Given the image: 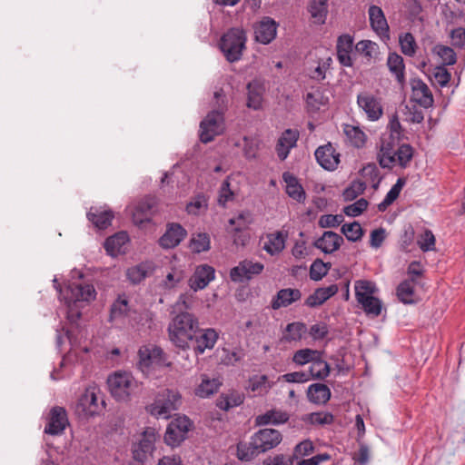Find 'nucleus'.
<instances>
[{
  "label": "nucleus",
  "instance_id": "59",
  "mask_svg": "<svg viewBox=\"0 0 465 465\" xmlns=\"http://www.w3.org/2000/svg\"><path fill=\"white\" fill-rule=\"evenodd\" d=\"M366 183L361 180L353 181L349 187H347L343 192V198L345 201H352L356 199L359 195L363 193L366 189Z\"/></svg>",
  "mask_w": 465,
  "mask_h": 465
},
{
  "label": "nucleus",
  "instance_id": "10",
  "mask_svg": "<svg viewBox=\"0 0 465 465\" xmlns=\"http://www.w3.org/2000/svg\"><path fill=\"white\" fill-rule=\"evenodd\" d=\"M357 104L365 113L369 121H378L383 114L381 99L370 92L360 93L357 95Z\"/></svg>",
  "mask_w": 465,
  "mask_h": 465
},
{
  "label": "nucleus",
  "instance_id": "20",
  "mask_svg": "<svg viewBox=\"0 0 465 465\" xmlns=\"http://www.w3.org/2000/svg\"><path fill=\"white\" fill-rule=\"evenodd\" d=\"M300 133L296 129H286L279 137L276 143V153L280 160H285L291 150L297 144Z\"/></svg>",
  "mask_w": 465,
  "mask_h": 465
},
{
  "label": "nucleus",
  "instance_id": "32",
  "mask_svg": "<svg viewBox=\"0 0 465 465\" xmlns=\"http://www.w3.org/2000/svg\"><path fill=\"white\" fill-rule=\"evenodd\" d=\"M331 396L330 388L323 383H313L308 387L307 398L310 402L323 405Z\"/></svg>",
  "mask_w": 465,
  "mask_h": 465
},
{
  "label": "nucleus",
  "instance_id": "2",
  "mask_svg": "<svg viewBox=\"0 0 465 465\" xmlns=\"http://www.w3.org/2000/svg\"><path fill=\"white\" fill-rule=\"evenodd\" d=\"M200 332L198 319L190 312H183L174 316L168 325L170 341L182 350L189 348L196 333Z\"/></svg>",
  "mask_w": 465,
  "mask_h": 465
},
{
  "label": "nucleus",
  "instance_id": "30",
  "mask_svg": "<svg viewBox=\"0 0 465 465\" xmlns=\"http://www.w3.org/2000/svg\"><path fill=\"white\" fill-rule=\"evenodd\" d=\"M289 420V414L286 411L278 409H272L255 417L256 426L281 425Z\"/></svg>",
  "mask_w": 465,
  "mask_h": 465
},
{
  "label": "nucleus",
  "instance_id": "13",
  "mask_svg": "<svg viewBox=\"0 0 465 465\" xmlns=\"http://www.w3.org/2000/svg\"><path fill=\"white\" fill-rule=\"evenodd\" d=\"M69 424L67 412L64 407L54 406L50 410L45 433L49 435H60Z\"/></svg>",
  "mask_w": 465,
  "mask_h": 465
},
{
  "label": "nucleus",
  "instance_id": "36",
  "mask_svg": "<svg viewBox=\"0 0 465 465\" xmlns=\"http://www.w3.org/2000/svg\"><path fill=\"white\" fill-rule=\"evenodd\" d=\"M282 177L286 183V193L293 200L302 203L306 194L297 178L289 173H284Z\"/></svg>",
  "mask_w": 465,
  "mask_h": 465
},
{
  "label": "nucleus",
  "instance_id": "51",
  "mask_svg": "<svg viewBox=\"0 0 465 465\" xmlns=\"http://www.w3.org/2000/svg\"><path fill=\"white\" fill-rule=\"evenodd\" d=\"M306 330V325L303 322H295L289 323L285 329L284 340L287 341H298L302 339Z\"/></svg>",
  "mask_w": 465,
  "mask_h": 465
},
{
  "label": "nucleus",
  "instance_id": "29",
  "mask_svg": "<svg viewBox=\"0 0 465 465\" xmlns=\"http://www.w3.org/2000/svg\"><path fill=\"white\" fill-rule=\"evenodd\" d=\"M338 286L331 284L328 287L317 288L313 293L308 296L304 302V305L309 308H315L324 303L328 299L334 296L338 292Z\"/></svg>",
  "mask_w": 465,
  "mask_h": 465
},
{
  "label": "nucleus",
  "instance_id": "55",
  "mask_svg": "<svg viewBox=\"0 0 465 465\" xmlns=\"http://www.w3.org/2000/svg\"><path fill=\"white\" fill-rule=\"evenodd\" d=\"M190 248L193 252L200 253L210 249V237L207 233L193 235L190 241Z\"/></svg>",
  "mask_w": 465,
  "mask_h": 465
},
{
  "label": "nucleus",
  "instance_id": "41",
  "mask_svg": "<svg viewBox=\"0 0 465 465\" xmlns=\"http://www.w3.org/2000/svg\"><path fill=\"white\" fill-rule=\"evenodd\" d=\"M130 305L125 294L118 295L110 309V321L123 319L128 315Z\"/></svg>",
  "mask_w": 465,
  "mask_h": 465
},
{
  "label": "nucleus",
  "instance_id": "18",
  "mask_svg": "<svg viewBox=\"0 0 465 465\" xmlns=\"http://www.w3.org/2000/svg\"><path fill=\"white\" fill-rule=\"evenodd\" d=\"M411 100L423 108L433 105L434 99L429 86L420 78L411 80Z\"/></svg>",
  "mask_w": 465,
  "mask_h": 465
},
{
  "label": "nucleus",
  "instance_id": "44",
  "mask_svg": "<svg viewBox=\"0 0 465 465\" xmlns=\"http://www.w3.org/2000/svg\"><path fill=\"white\" fill-rule=\"evenodd\" d=\"M387 65L390 71L395 75L399 84H402L405 80L403 58L396 53H391L388 56Z\"/></svg>",
  "mask_w": 465,
  "mask_h": 465
},
{
  "label": "nucleus",
  "instance_id": "47",
  "mask_svg": "<svg viewBox=\"0 0 465 465\" xmlns=\"http://www.w3.org/2000/svg\"><path fill=\"white\" fill-rule=\"evenodd\" d=\"M405 183L406 180L404 178H399L397 180L396 183L390 189L382 202L378 204L379 211L384 212L388 206L399 197Z\"/></svg>",
  "mask_w": 465,
  "mask_h": 465
},
{
  "label": "nucleus",
  "instance_id": "40",
  "mask_svg": "<svg viewBox=\"0 0 465 465\" xmlns=\"http://www.w3.org/2000/svg\"><path fill=\"white\" fill-rule=\"evenodd\" d=\"M243 401V394L233 391L229 393H223L217 400L216 406L223 411H229L242 404Z\"/></svg>",
  "mask_w": 465,
  "mask_h": 465
},
{
  "label": "nucleus",
  "instance_id": "34",
  "mask_svg": "<svg viewBox=\"0 0 465 465\" xmlns=\"http://www.w3.org/2000/svg\"><path fill=\"white\" fill-rule=\"evenodd\" d=\"M153 269L154 266L152 262H143L128 268L126 277L133 284H137L148 277L153 272Z\"/></svg>",
  "mask_w": 465,
  "mask_h": 465
},
{
  "label": "nucleus",
  "instance_id": "53",
  "mask_svg": "<svg viewBox=\"0 0 465 465\" xmlns=\"http://www.w3.org/2000/svg\"><path fill=\"white\" fill-rule=\"evenodd\" d=\"M433 52L439 55V57L441 59L443 66L444 65H452L457 61V55L454 50L450 47L443 45H437L433 48Z\"/></svg>",
  "mask_w": 465,
  "mask_h": 465
},
{
  "label": "nucleus",
  "instance_id": "22",
  "mask_svg": "<svg viewBox=\"0 0 465 465\" xmlns=\"http://www.w3.org/2000/svg\"><path fill=\"white\" fill-rule=\"evenodd\" d=\"M214 275L213 267L207 264L199 265L189 280V285L194 292L203 290L214 279Z\"/></svg>",
  "mask_w": 465,
  "mask_h": 465
},
{
  "label": "nucleus",
  "instance_id": "8",
  "mask_svg": "<svg viewBox=\"0 0 465 465\" xmlns=\"http://www.w3.org/2000/svg\"><path fill=\"white\" fill-rule=\"evenodd\" d=\"M192 427L193 422L187 416L175 417L167 426L164 441L172 447L179 446L187 438Z\"/></svg>",
  "mask_w": 465,
  "mask_h": 465
},
{
  "label": "nucleus",
  "instance_id": "39",
  "mask_svg": "<svg viewBox=\"0 0 465 465\" xmlns=\"http://www.w3.org/2000/svg\"><path fill=\"white\" fill-rule=\"evenodd\" d=\"M331 371L330 364L322 359V355L314 357V360L311 362L310 370V380H325Z\"/></svg>",
  "mask_w": 465,
  "mask_h": 465
},
{
  "label": "nucleus",
  "instance_id": "64",
  "mask_svg": "<svg viewBox=\"0 0 465 465\" xmlns=\"http://www.w3.org/2000/svg\"><path fill=\"white\" fill-rule=\"evenodd\" d=\"M376 49L377 45L370 40H361L358 42L355 45L356 52L363 55L367 59H371L373 57Z\"/></svg>",
  "mask_w": 465,
  "mask_h": 465
},
{
  "label": "nucleus",
  "instance_id": "15",
  "mask_svg": "<svg viewBox=\"0 0 465 465\" xmlns=\"http://www.w3.org/2000/svg\"><path fill=\"white\" fill-rule=\"evenodd\" d=\"M287 239V232L275 231L263 235L260 242L262 244V248L266 253L271 256H276L285 249Z\"/></svg>",
  "mask_w": 465,
  "mask_h": 465
},
{
  "label": "nucleus",
  "instance_id": "48",
  "mask_svg": "<svg viewBox=\"0 0 465 465\" xmlns=\"http://www.w3.org/2000/svg\"><path fill=\"white\" fill-rule=\"evenodd\" d=\"M358 303L361 305L363 312L369 316L378 317L381 314L383 304L376 296L371 297Z\"/></svg>",
  "mask_w": 465,
  "mask_h": 465
},
{
  "label": "nucleus",
  "instance_id": "16",
  "mask_svg": "<svg viewBox=\"0 0 465 465\" xmlns=\"http://www.w3.org/2000/svg\"><path fill=\"white\" fill-rule=\"evenodd\" d=\"M253 444L259 448L261 452L268 451L277 447L282 436L281 432L274 429H262L252 435Z\"/></svg>",
  "mask_w": 465,
  "mask_h": 465
},
{
  "label": "nucleus",
  "instance_id": "60",
  "mask_svg": "<svg viewBox=\"0 0 465 465\" xmlns=\"http://www.w3.org/2000/svg\"><path fill=\"white\" fill-rule=\"evenodd\" d=\"M436 239L433 232L425 229L423 233L419 235L417 244L420 250L424 252L433 251L435 249Z\"/></svg>",
  "mask_w": 465,
  "mask_h": 465
},
{
  "label": "nucleus",
  "instance_id": "52",
  "mask_svg": "<svg viewBox=\"0 0 465 465\" xmlns=\"http://www.w3.org/2000/svg\"><path fill=\"white\" fill-rule=\"evenodd\" d=\"M399 43L401 52L410 57L414 56L417 49V43L414 36L411 33H405L400 35Z\"/></svg>",
  "mask_w": 465,
  "mask_h": 465
},
{
  "label": "nucleus",
  "instance_id": "38",
  "mask_svg": "<svg viewBox=\"0 0 465 465\" xmlns=\"http://www.w3.org/2000/svg\"><path fill=\"white\" fill-rule=\"evenodd\" d=\"M415 279L410 278L401 282L397 287L398 299L404 304L415 303Z\"/></svg>",
  "mask_w": 465,
  "mask_h": 465
},
{
  "label": "nucleus",
  "instance_id": "57",
  "mask_svg": "<svg viewBox=\"0 0 465 465\" xmlns=\"http://www.w3.org/2000/svg\"><path fill=\"white\" fill-rule=\"evenodd\" d=\"M252 223V215L249 211H243L240 213L236 218L229 220L231 225H235L234 232L236 233L241 232L246 229Z\"/></svg>",
  "mask_w": 465,
  "mask_h": 465
},
{
  "label": "nucleus",
  "instance_id": "28",
  "mask_svg": "<svg viewBox=\"0 0 465 465\" xmlns=\"http://www.w3.org/2000/svg\"><path fill=\"white\" fill-rule=\"evenodd\" d=\"M186 236V231L178 223H172L159 239V244L164 249L177 246Z\"/></svg>",
  "mask_w": 465,
  "mask_h": 465
},
{
  "label": "nucleus",
  "instance_id": "26",
  "mask_svg": "<svg viewBox=\"0 0 465 465\" xmlns=\"http://www.w3.org/2000/svg\"><path fill=\"white\" fill-rule=\"evenodd\" d=\"M129 242V236L125 232H119L108 237L104 243V249L108 255L116 257L125 253L126 245Z\"/></svg>",
  "mask_w": 465,
  "mask_h": 465
},
{
  "label": "nucleus",
  "instance_id": "31",
  "mask_svg": "<svg viewBox=\"0 0 465 465\" xmlns=\"http://www.w3.org/2000/svg\"><path fill=\"white\" fill-rule=\"evenodd\" d=\"M218 333L214 329L209 328L203 331L202 333H196L194 337L195 347L194 351L203 354L206 349H213L217 341Z\"/></svg>",
  "mask_w": 465,
  "mask_h": 465
},
{
  "label": "nucleus",
  "instance_id": "4",
  "mask_svg": "<svg viewBox=\"0 0 465 465\" xmlns=\"http://www.w3.org/2000/svg\"><path fill=\"white\" fill-rule=\"evenodd\" d=\"M182 403V395L177 390L163 389L156 394L153 402L146 406V411L157 419H169Z\"/></svg>",
  "mask_w": 465,
  "mask_h": 465
},
{
  "label": "nucleus",
  "instance_id": "49",
  "mask_svg": "<svg viewBox=\"0 0 465 465\" xmlns=\"http://www.w3.org/2000/svg\"><path fill=\"white\" fill-rule=\"evenodd\" d=\"M322 355V352L312 349H301L296 351L292 356V362L297 366H303L307 363H311L314 357Z\"/></svg>",
  "mask_w": 465,
  "mask_h": 465
},
{
  "label": "nucleus",
  "instance_id": "23",
  "mask_svg": "<svg viewBox=\"0 0 465 465\" xmlns=\"http://www.w3.org/2000/svg\"><path fill=\"white\" fill-rule=\"evenodd\" d=\"M302 298V292L295 288H284L277 292L275 296L272 297L271 307L272 310H279L285 308L295 302L300 301Z\"/></svg>",
  "mask_w": 465,
  "mask_h": 465
},
{
  "label": "nucleus",
  "instance_id": "25",
  "mask_svg": "<svg viewBox=\"0 0 465 465\" xmlns=\"http://www.w3.org/2000/svg\"><path fill=\"white\" fill-rule=\"evenodd\" d=\"M343 238L332 232L325 231L322 235L314 242V246L326 254H331L339 250L343 243Z\"/></svg>",
  "mask_w": 465,
  "mask_h": 465
},
{
  "label": "nucleus",
  "instance_id": "58",
  "mask_svg": "<svg viewBox=\"0 0 465 465\" xmlns=\"http://www.w3.org/2000/svg\"><path fill=\"white\" fill-rule=\"evenodd\" d=\"M334 417L330 412H312L306 416L305 419H303L304 421H307L312 425H328L331 424L333 422Z\"/></svg>",
  "mask_w": 465,
  "mask_h": 465
},
{
  "label": "nucleus",
  "instance_id": "43",
  "mask_svg": "<svg viewBox=\"0 0 465 465\" xmlns=\"http://www.w3.org/2000/svg\"><path fill=\"white\" fill-rule=\"evenodd\" d=\"M153 208V203L152 200L146 199L140 202L134 208L133 213L134 222L137 224H141L144 222H150L152 216V209Z\"/></svg>",
  "mask_w": 465,
  "mask_h": 465
},
{
  "label": "nucleus",
  "instance_id": "45",
  "mask_svg": "<svg viewBox=\"0 0 465 465\" xmlns=\"http://www.w3.org/2000/svg\"><path fill=\"white\" fill-rule=\"evenodd\" d=\"M261 451L256 444H253L252 437L249 443L241 441L236 446V456L242 461H251Z\"/></svg>",
  "mask_w": 465,
  "mask_h": 465
},
{
  "label": "nucleus",
  "instance_id": "24",
  "mask_svg": "<svg viewBox=\"0 0 465 465\" xmlns=\"http://www.w3.org/2000/svg\"><path fill=\"white\" fill-rule=\"evenodd\" d=\"M368 15L371 29L380 36H388L390 28L382 9L371 5L368 9Z\"/></svg>",
  "mask_w": 465,
  "mask_h": 465
},
{
  "label": "nucleus",
  "instance_id": "19",
  "mask_svg": "<svg viewBox=\"0 0 465 465\" xmlns=\"http://www.w3.org/2000/svg\"><path fill=\"white\" fill-rule=\"evenodd\" d=\"M264 266L261 262L244 260L231 270L230 276L233 282H242L243 280L252 279L253 275L260 274Z\"/></svg>",
  "mask_w": 465,
  "mask_h": 465
},
{
  "label": "nucleus",
  "instance_id": "21",
  "mask_svg": "<svg viewBox=\"0 0 465 465\" xmlns=\"http://www.w3.org/2000/svg\"><path fill=\"white\" fill-rule=\"evenodd\" d=\"M353 41V37L349 34L341 35L337 39V59L342 66L351 67L353 65V61L351 58Z\"/></svg>",
  "mask_w": 465,
  "mask_h": 465
},
{
  "label": "nucleus",
  "instance_id": "9",
  "mask_svg": "<svg viewBox=\"0 0 465 465\" xmlns=\"http://www.w3.org/2000/svg\"><path fill=\"white\" fill-rule=\"evenodd\" d=\"M224 119L219 111L210 112L200 124V140L203 143L212 142L215 136L223 134Z\"/></svg>",
  "mask_w": 465,
  "mask_h": 465
},
{
  "label": "nucleus",
  "instance_id": "12",
  "mask_svg": "<svg viewBox=\"0 0 465 465\" xmlns=\"http://www.w3.org/2000/svg\"><path fill=\"white\" fill-rule=\"evenodd\" d=\"M96 292L93 284L72 282L66 288L65 302L68 305L76 302H90L95 299Z\"/></svg>",
  "mask_w": 465,
  "mask_h": 465
},
{
  "label": "nucleus",
  "instance_id": "7",
  "mask_svg": "<svg viewBox=\"0 0 465 465\" xmlns=\"http://www.w3.org/2000/svg\"><path fill=\"white\" fill-rule=\"evenodd\" d=\"M138 366L140 370L148 373L151 369L169 366L163 351L157 346L144 345L138 351Z\"/></svg>",
  "mask_w": 465,
  "mask_h": 465
},
{
  "label": "nucleus",
  "instance_id": "46",
  "mask_svg": "<svg viewBox=\"0 0 465 465\" xmlns=\"http://www.w3.org/2000/svg\"><path fill=\"white\" fill-rule=\"evenodd\" d=\"M247 106L253 110L261 109L262 104V88L257 83H249L247 84Z\"/></svg>",
  "mask_w": 465,
  "mask_h": 465
},
{
  "label": "nucleus",
  "instance_id": "5",
  "mask_svg": "<svg viewBox=\"0 0 465 465\" xmlns=\"http://www.w3.org/2000/svg\"><path fill=\"white\" fill-rule=\"evenodd\" d=\"M246 41V32L241 27H232L223 35L219 46L226 60L234 63L242 58Z\"/></svg>",
  "mask_w": 465,
  "mask_h": 465
},
{
  "label": "nucleus",
  "instance_id": "63",
  "mask_svg": "<svg viewBox=\"0 0 465 465\" xmlns=\"http://www.w3.org/2000/svg\"><path fill=\"white\" fill-rule=\"evenodd\" d=\"M368 207V202L364 198L357 200L355 203L343 208V213L350 217H356L361 214Z\"/></svg>",
  "mask_w": 465,
  "mask_h": 465
},
{
  "label": "nucleus",
  "instance_id": "17",
  "mask_svg": "<svg viewBox=\"0 0 465 465\" xmlns=\"http://www.w3.org/2000/svg\"><path fill=\"white\" fill-rule=\"evenodd\" d=\"M278 24L271 17L264 16L253 25L255 41L268 45L276 37Z\"/></svg>",
  "mask_w": 465,
  "mask_h": 465
},
{
  "label": "nucleus",
  "instance_id": "37",
  "mask_svg": "<svg viewBox=\"0 0 465 465\" xmlns=\"http://www.w3.org/2000/svg\"><path fill=\"white\" fill-rule=\"evenodd\" d=\"M221 381L218 378H209L207 375H202V381L195 389V395L200 398H207L215 393L220 386Z\"/></svg>",
  "mask_w": 465,
  "mask_h": 465
},
{
  "label": "nucleus",
  "instance_id": "6",
  "mask_svg": "<svg viewBox=\"0 0 465 465\" xmlns=\"http://www.w3.org/2000/svg\"><path fill=\"white\" fill-rule=\"evenodd\" d=\"M107 384L112 396L119 401H126L137 388V383L131 373L125 371L114 372L107 379Z\"/></svg>",
  "mask_w": 465,
  "mask_h": 465
},
{
  "label": "nucleus",
  "instance_id": "14",
  "mask_svg": "<svg viewBox=\"0 0 465 465\" xmlns=\"http://www.w3.org/2000/svg\"><path fill=\"white\" fill-rule=\"evenodd\" d=\"M314 155L320 166L327 171H335L341 162V154L330 142L319 146L315 150Z\"/></svg>",
  "mask_w": 465,
  "mask_h": 465
},
{
  "label": "nucleus",
  "instance_id": "33",
  "mask_svg": "<svg viewBox=\"0 0 465 465\" xmlns=\"http://www.w3.org/2000/svg\"><path fill=\"white\" fill-rule=\"evenodd\" d=\"M343 134L348 143L354 148H363L367 142L366 134L359 127L349 124L342 125Z\"/></svg>",
  "mask_w": 465,
  "mask_h": 465
},
{
  "label": "nucleus",
  "instance_id": "54",
  "mask_svg": "<svg viewBox=\"0 0 465 465\" xmlns=\"http://www.w3.org/2000/svg\"><path fill=\"white\" fill-rule=\"evenodd\" d=\"M341 231L350 242H358L363 235L362 228L357 222L343 224Z\"/></svg>",
  "mask_w": 465,
  "mask_h": 465
},
{
  "label": "nucleus",
  "instance_id": "56",
  "mask_svg": "<svg viewBox=\"0 0 465 465\" xmlns=\"http://www.w3.org/2000/svg\"><path fill=\"white\" fill-rule=\"evenodd\" d=\"M331 263H325L322 260H315L310 267V278L312 281L322 280L329 272Z\"/></svg>",
  "mask_w": 465,
  "mask_h": 465
},
{
  "label": "nucleus",
  "instance_id": "3",
  "mask_svg": "<svg viewBox=\"0 0 465 465\" xmlns=\"http://www.w3.org/2000/svg\"><path fill=\"white\" fill-rule=\"evenodd\" d=\"M104 409L105 402L100 389L95 385H90L77 400L74 413L81 420H89L99 415Z\"/></svg>",
  "mask_w": 465,
  "mask_h": 465
},
{
  "label": "nucleus",
  "instance_id": "35",
  "mask_svg": "<svg viewBox=\"0 0 465 465\" xmlns=\"http://www.w3.org/2000/svg\"><path fill=\"white\" fill-rule=\"evenodd\" d=\"M354 290L357 302L374 297L379 292L376 283L369 280L356 281L354 283Z\"/></svg>",
  "mask_w": 465,
  "mask_h": 465
},
{
  "label": "nucleus",
  "instance_id": "11",
  "mask_svg": "<svg viewBox=\"0 0 465 465\" xmlns=\"http://www.w3.org/2000/svg\"><path fill=\"white\" fill-rule=\"evenodd\" d=\"M159 437L153 428H146L143 432L139 442L133 446V457L139 462H143L154 450V443Z\"/></svg>",
  "mask_w": 465,
  "mask_h": 465
},
{
  "label": "nucleus",
  "instance_id": "42",
  "mask_svg": "<svg viewBox=\"0 0 465 465\" xmlns=\"http://www.w3.org/2000/svg\"><path fill=\"white\" fill-rule=\"evenodd\" d=\"M309 12L314 23L324 24L328 15V0H312Z\"/></svg>",
  "mask_w": 465,
  "mask_h": 465
},
{
  "label": "nucleus",
  "instance_id": "50",
  "mask_svg": "<svg viewBox=\"0 0 465 465\" xmlns=\"http://www.w3.org/2000/svg\"><path fill=\"white\" fill-rule=\"evenodd\" d=\"M249 389L255 395H263L269 391L271 385L266 375H255L249 380Z\"/></svg>",
  "mask_w": 465,
  "mask_h": 465
},
{
  "label": "nucleus",
  "instance_id": "1",
  "mask_svg": "<svg viewBox=\"0 0 465 465\" xmlns=\"http://www.w3.org/2000/svg\"><path fill=\"white\" fill-rule=\"evenodd\" d=\"M389 133L381 137L380 150L377 154L381 168L392 169L400 166L405 169L410 165L414 154V149L408 143L399 144L401 125L398 115L393 114L388 124Z\"/></svg>",
  "mask_w": 465,
  "mask_h": 465
},
{
  "label": "nucleus",
  "instance_id": "62",
  "mask_svg": "<svg viewBox=\"0 0 465 465\" xmlns=\"http://www.w3.org/2000/svg\"><path fill=\"white\" fill-rule=\"evenodd\" d=\"M234 199V193L230 188V182L225 179L219 189L218 193V204L222 207H225L227 203L232 202Z\"/></svg>",
  "mask_w": 465,
  "mask_h": 465
},
{
  "label": "nucleus",
  "instance_id": "27",
  "mask_svg": "<svg viewBox=\"0 0 465 465\" xmlns=\"http://www.w3.org/2000/svg\"><path fill=\"white\" fill-rule=\"evenodd\" d=\"M86 216L95 228L104 230L112 224L114 213L110 209L91 207Z\"/></svg>",
  "mask_w": 465,
  "mask_h": 465
},
{
  "label": "nucleus",
  "instance_id": "61",
  "mask_svg": "<svg viewBox=\"0 0 465 465\" xmlns=\"http://www.w3.org/2000/svg\"><path fill=\"white\" fill-rule=\"evenodd\" d=\"M450 78V73L443 65L435 67L431 74L432 83L439 85L440 87L446 86L449 84Z\"/></svg>",
  "mask_w": 465,
  "mask_h": 465
}]
</instances>
